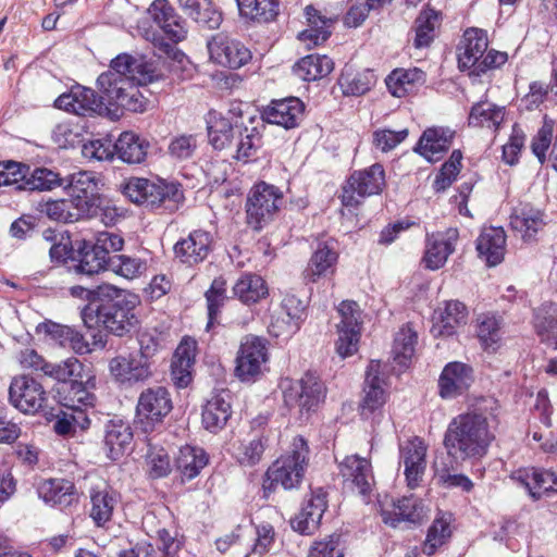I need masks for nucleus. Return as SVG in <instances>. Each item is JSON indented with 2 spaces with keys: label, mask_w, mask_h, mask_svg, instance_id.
I'll return each instance as SVG.
<instances>
[{
  "label": "nucleus",
  "mask_w": 557,
  "mask_h": 557,
  "mask_svg": "<svg viewBox=\"0 0 557 557\" xmlns=\"http://www.w3.org/2000/svg\"><path fill=\"white\" fill-rule=\"evenodd\" d=\"M158 78L154 65L144 57L121 53L111 61L110 69L99 75L97 84L108 104L131 112H143L148 100L138 86Z\"/></svg>",
  "instance_id": "nucleus-1"
},
{
  "label": "nucleus",
  "mask_w": 557,
  "mask_h": 557,
  "mask_svg": "<svg viewBox=\"0 0 557 557\" xmlns=\"http://www.w3.org/2000/svg\"><path fill=\"white\" fill-rule=\"evenodd\" d=\"M438 24V12L433 9L421 11L414 22V47L418 49L429 47L434 39V32Z\"/></svg>",
  "instance_id": "nucleus-56"
},
{
  "label": "nucleus",
  "mask_w": 557,
  "mask_h": 557,
  "mask_svg": "<svg viewBox=\"0 0 557 557\" xmlns=\"http://www.w3.org/2000/svg\"><path fill=\"white\" fill-rule=\"evenodd\" d=\"M211 62L232 70L246 65L251 60L250 50L239 40L218 33L207 41Z\"/></svg>",
  "instance_id": "nucleus-11"
},
{
  "label": "nucleus",
  "mask_w": 557,
  "mask_h": 557,
  "mask_svg": "<svg viewBox=\"0 0 557 557\" xmlns=\"http://www.w3.org/2000/svg\"><path fill=\"white\" fill-rule=\"evenodd\" d=\"M472 381L471 367L459 361L449 362L440 375V395L444 399L456 398L469 388Z\"/></svg>",
  "instance_id": "nucleus-23"
},
{
  "label": "nucleus",
  "mask_w": 557,
  "mask_h": 557,
  "mask_svg": "<svg viewBox=\"0 0 557 557\" xmlns=\"http://www.w3.org/2000/svg\"><path fill=\"white\" fill-rule=\"evenodd\" d=\"M47 400L44 386L29 375H16L9 386L10 404L23 413L39 411Z\"/></svg>",
  "instance_id": "nucleus-13"
},
{
  "label": "nucleus",
  "mask_w": 557,
  "mask_h": 557,
  "mask_svg": "<svg viewBox=\"0 0 557 557\" xmlns=\"http://www.w3.org/2000/svg\"><path fill=\"white\" fill-rule=\"evenodd\" d=\"M268 293L265 281L257 274H244L233 286L234 296L245 305L260 301Z\"/></svg>",
  "instance_id": "nucleus-51"
},
{
  "label": "nucleus",
  "mask_w": 557,
  "mask_h": 557,
  "mask_svg": "<svg viewBox=\"0 0 557 557\" xmlns=\"http://www.w3.org/2000/svg\"><path fill=\"white\" fill-rule=\"evenodd\" d=\"M468 311L466 306L457 300H450L445 304L435 317L433 332L437 335L450 336L456 330L466 324Z\"/></svg>",
  "instance_id": "nucleus-40"
},
{
  "label": "nucleus",
  "mask_w": 557,
  "mask_h": 557,
  "mask_svg": "<svg viewBox=\"0 0 557 557\" xmlns=\"http://www.w3.org/2000/svg\"><path fill=\"white\" fill-rule=\"evenodd\" d=\"M197 343L195 339L183 338L177 346L171 364L172 379L176 386L186 387L191 381Z\"/></svg>",
  "instance_id": "nucleus-30"
},
{
  "label": "nucleus",
  "mask_w": 557,
  "mask_h": 557,
  "mask_svg": "<svg viewBox=\"0 0 557 557\" xmlns=\"http://www.w3.org/2000/svg\"><path fill=\"white\" fill-rule=\"evenodd\" d=\"M385 185V172L375 163L368 169L355 171L343 186L342 203L355 208L363 198L381 193Z\"/></svg>",
  "instance_id": "nucleus-7"
},
{
  "label": "nucleus",
  "mask_w": 557,
  "mask_h": 557,
  "mask_svg": "<svg viewBox=\"0 0 557 557\" xmlns=\"http://www.w3.org/2000/svg\"><path fill=\"white\" fill-rule=\"evenodd\" d=\"M495 435L485 416L478 412L460 413L453 418L444 434L443 445L455 461L480 459L486 455Z\"/></svg>",
  "instance_id": "nucleus-3"
},
{
  "label": "nucleus",
  "mask_w": 557,
  "mask_h": 557,
  "mask_svg": "<svg viewBox=\"0 0 557 557\" xmlns=\"http://www.w3.org/2000/svg\"><path fill=\"white\" fill-rule=\"evenodd\" d=\"M305 310L306 306L301 299L286 294L281 301L280 310L272 317L270 332L276 337L296 333L304 320Z\"/></svg>",
  "instance_id": "nucleus-20"
},
{
  "label": "nucleus",
  "mask_w": 557,
  "mask_h": 557,
  "mask_svg": "<svg viewBox=\"0 0 557 557\" xmlns=\"http://www.w3.org/2000/svg\"><path fill=\"white\" fill-rule=\"evenodd\" d=\"M428 446L419 438L413 437L399 447L400 463L409 488L418 487L426 469Z\"/></svg>",
  "instance_id": "nucleus-17"
},
{
  "label": "nucleus",
  "mask_w": 557,
  "mask_h": 557,
  "mask_svg": "<svg viewBox=\"0 0 557 557\" xmlns=\"http://www.w3.org/2000/svg\"><path fill=\"white\" fill-rule=\"evenodd\" d=\"M283 395L288 407H297L301 413L309 412L323 401L325 386L315 374L308 372L298 381H286Z\"/></svg>",
  "instance_id": "nucleus-8"
},
{
  "label": "nucleus",
  "mask_w": 557,
  "mask_h": 557,
  "mask_svg": "<svg viewBox=\"0 0 557 557\" xmlns=\"http://www.w3.org/2000/svg\"><path fill=\"white\" fill-rule=\"evenodd\" d=\"M110 271L124 278L133 280L146 271V263L139 258L114 255L110 260Z\"/></svg>",
  "instance_id": "nucleus-63"
},
{
  "label": "nucleus",
  "mask_w": 557,
  "mask_h": 557,
  "mask_svg": "<svg viewBox=\"0 0 557 557\" xmlns=\"http://www.w3.org/2000/svg\"><path fill=\"white\" fill-rule=\"evenodd\" d=\"M90 420L85 410H64L55 416L53 430L58 435L72 436L77 430L85 431L89 428Z\"/></svg>",
  "instance_id": "nucleus-57"
},
{
  "label": "nucleus",
  "mask_w": 557,
  "mask_h": 557,
  "mask_svg": "<svg viewBox=\"0 0 557 557\" xmlns=\"http://www.w3.org/2000/svg\"><path fill=\"white\" fill-rule=\"evenodd\" d=\"M178 4L187 16L209 29L219 28L223 21L221 11L212 0H178Z\"/></svg>",
  "instance_id": "nucleus-39"
},
{
  "label": "nucleus",
  "mask_w": 557,
  "mask_h": 557,
  "mask_svg": "<svg viewBox=\"0 0 557 557\" xmlns=\"http://www.w3.org/2000/svg\"><path fill=\"white\" fill-rule=\"evenodd\" d=\"M309 448L304 437L293 440L286 454L276 459L267 470L263 483L264 490H271L275 484H281L285 490L297 487L308 466Z\"/></svg>",
  "instance_id": "nucleus-4"
},
{
  "label": "nucleus",
  "mask_w": 557,
  "mask_h": 557,
  "mask_svg": "<svg viewBox=\"0 0 557 557\" xmlns=\"http://www.w3.org/2000/svg\"><path fill=\"white\" fill-rule=\"evenodd\" d=\"M172 399L166 388L156 386L145 389L138 398L136 413L144 432L162 422L172 410Z\"/></svg>",
  "instance_id": "nucleus-10"
},
{
  "label": "nucleus",
  "mask_w": 557,
  "mask_h": 557,
  "mask_svg": "<svg viewBox=\"0 0 557 557\" xmlns=\"http://www.w3.org/2000/svg\"><path fill=\"white\" fill-rule=\"evenodd\" d=\"M418 343V334L411 324L403 325L395 335L392 348L394 361L401 368L408 367L411 361L416 345Z\"/></svg>",
  "instance_id": "nucleus-53"
},
{
  "label": "nucleus",
  "mask_w": 557,
  "mask_h": 557,
  "mask_svg": "<svg viewBox=\"0 0 557 557\" xmlns=\"http://www.w3.org/2000/svg\"><path fill=\"white\" fill-rule=\"evenodd\" d=\"M236 158L244 162L253 158L262 145V137L257 127H239L236 133Z\"/></svg>",
  "instance_id": "nucleus-60"
},
{
  "label": "nucleus",
  "mask_w": 557,
  "mask_h": 557,
  "mask_svg": "<svg viewBox=\"0 0 557 557\" xmlns=\"http://www.w3.org/2000/svg\"><path fill=\"white\" fill-rule=\"evenodd\" d=\"M454 132L444 127H432L423 132L416 151L430 162L438 161L451 145Z\"/></svg>",
  "instance_id": "nucleus-31"
},
{
  "label": "nucleus",
  "mask_w": 557,
  "mask_h": 557,
  "mask_svg": "<svg viewBox=\"0 0 557 557\" xmlns=\"http://www.w3.org/2000/svg\"><path fill=\"white\" fill-rule=\"evenodd\" d=\"M505 119V107L496 106L488 101L478 102L472 106L468 122L470 126L486 127L496 131Z\"/></svg>",
  "instance_id": "nucleus-49"
},
{
  "label": "nucleus",
  "mask_w": 557,
  "mask_h": 557,
  "mask_svg": "<svg viewBox=\"0 0 557 557\" xmlns=\"http://www.w3.org/2000/svg\"><path fill=\"white\" fill-rule=\"evenodd\" d=\"M149 143L133 132H124L114 144L119 158L126 163H140L146 159Z\"/></svg>",
  "instance_id": "nucleus-46"
},
{
  "label": "nucleus",
  "mask_w": 557,
  "mask_h": 557,
  "mask_svg": "<svg viewBox=\"0 0 557 557\" xmlns=\"http://www.w3.org/2000/svg\"><path fill=\"white\" fill-rule=\"evenodd\" d=\"M207 453L196 446H183L180 448L175 458L176 470L182 475V480H193L208 465Z\"/></svg>",
  "instance_id": "nucleus-43"
},
{
  "label": "nucleus",
  "mask_w": 557,
  "mask_h": 557,
  "mask_svg": "<svg viewBox=\"0 0 557 557\" xmlns=\"http://www.w3.org/2000/svg\"><path fill=\"white\" fill-rule=\"evenodd\" d=\"M381 516L383 522L392 527L401 521L417 523L423 517V508L414 498L404 497L394 504L393 511L383 509Z\"/></svg>",
  "instance_id": "nucleus-50"
},
{
  "label": "nucleus",
  "mask_w": 557,
  "mask_h": 557,
  "mask_svg": "<svg viewBox=\"0 0 557 557\" xmlns=\"http://www.w3.org/2000/svg\"><path fill=\"white\" fill-rule=\"evenodd\" d=\"M305 14L307 28L298 34V39L310 49L326 41L331 36L333 21L321 15L312 5L306 7Z\"/></svg>",
  "instance_id": "nucleus-36"
},
{
  "label": "nucleus",
  "mask_w": 557,
  "mask_h": 557,
  "mask_svg": "<svg viewBox=\"0 0 557 557\" xmlns=\"http://www.w3.org/2000/svg\"><path fill=\"white\" fill-rule=\"evenodd\" d=\"M544 212L530 203H520L510 216V225L523 240H532L545 226Z\"/></svg>",
  "instance_id": "nucleus-28"
},
{
  "label": "nucleus",
  "mask_w": 557,
  "mask_h": 557,
  "mask_svg": "<svg viewBox=\"0 0 557 557\" xmlns=\"http://www.w3.org/2000/svg\"><path fill=\"white\" fill-rule=\"evenodd\" d=\"M106 97H99L92 89L85 87H76L69 94L59 96L54 106L77 115L87 114H104L110 113L111 109L104 103Z\"/></svg>",
  "instance_id": "nucleus-15"
},
{
  "label": "nucleus",
  "mask_w": 557,
  "mask_h": 557,
  "mask_svg": "<svg viewBox=\"0 0 557 557\" xmlns=\"http://www.w3.org/2000/svg\"><path fill=\"white\" fill-rule=\"evenodd\" d=\"M265 442L263 435H258L249 441H243L234 447V456L243 467L257 465L264 453Z\"/></svg>",
  "instance_id": "nucleus-61"
},
{
  "label": "nucleus",
  "mask_w": 557,
  "mask_h": 557,
  "mask_svg": "<svg viewBox=\"0 0 557 557\" xmlns=\"http://www.w3.org/2000/svg\"><path fill=\"white\" fill-rule=\"evenodd\" d=\"M109 370L119 383L135 384L152 375V361H147L141 355L129 352L112 358Z\"/></svg>",
  "instance_id": "nucleus-16"
},
{
  "label": "nucleus",
  "mask_w": 557,
  "mask_h": 557,
  "mask_svg": "<svg viewBox=\"0 0 557 557\" xmlns=\"http://www.w3.org/2000/svg\"><path fill=\"white\" fill-rule=\"evenodd\" d=\"M458 239V231L449 228L445 233H436L428 236L423 263L429 270H438L454 252Z\"/></svg>",
  "instance_id": "nucleus-24"
},
{
  "label": "nucleus",
  "mask_w": 557,
  "mask_h": 557,
  "mask_svg": "<svg viewBox=\"0 0 557 557\" xmlns=\"http://www.w3.org/2000/svg\"><path fill=\"white\" fill-rule=\"evenodd\" d=\"M148 13L173 41H181L186 38L185 21L175 12L168 0H154L148 8Z\"/></svg>",
  "instance_id": "nucleus-27"
},
{
  "label": "nucleus",
  "mask_w": 557,
  "mask_h": 557,
  "mask_svg": "<svg viewBox=\"0 0 557 557\" xmlns=\"http://www.w3.org/2000/svg\"><path fill=\"white\" fill-rule=\"evenodd\" d=\"M136 297L110 284L98 286V300L88 304L82 311L85 325L101 326L108 332L123 336L138 323L134 312Z\"/></svg>",
  "instance_id": "nucleus-2"
},
{
  "label": "nucleus",
  "mask_w": 557,
  "mask_h": 557,
  "mask_svg": "<svg viewBox=\"0 0 557 557\" xmlns=\"http://www.w3.org/2000/svg\"><path fill=\"white\" fill-rule=\"evenodd\" d=\"M476 250L488 265L499 264L506 250L505 231L502 227H484L476 239Z\"/></svg>",
  "instance_id": "nucleus-32"
},
{
  "label": "nucleus",
  "mask_w": 557,
  "mask_h": 557,
  "mask_svg": "<svg viewBox=\"0 0 557 557\" xmlns=\"http://www.w3.org/2000/svg\"><path fill=\"white\" fill-rule=\"evenodd\" d=\"M37 494L47 505L67 508L77 503L76 488L73 482L65 479H49L37 486Z\"/></svg>",
  "instance_id": "nucleus-29"
},
{
  "label": "nucleus",
  "mask_w": 557,
  "mask_h": 557,
  "mask_svg": "<svg viewBox=\"0 0 557 557\" xmlns=\"http://www.w3.org/2000/svg\"><path fill=\"white\" fill-rule=\"evenodd\" d=\"M211 246V234L197 230L174 245L175 258L187 265H195L208 257Z\"/></svg>",
  "instance_id": "nucleus-25"
},
{
  "label": "nucleus",
  "mask_w": 557,
  "mask_h": 557,
  "mask_svg": "<svg viewBox=\"0 0 557 557\" xmlns=\"http://www.w3.org/2000/svg\"><path fill=\"white\" fill-rule=\"evenodd\" d=\"M84 364L75 357H70L58 363H48L45 375L63 384H70L74 380L84 379Z\"/></svg>",
  "instance_id": "nucleus-59"
},
{
  "label": "nucleus",
  "mask_w": 557,
  "mask_h": 557,
  "mask_svg": "<svg viewBox=\"0 0 557 557\" xmlns=\"http://www.w3.org/2000/svg\"><path fill=\"white\" fill-rule=\"evenodd\" d=\"M338 470L344 482L350 484L362 496L372 492L375 480L369 459L359 455L346 456L339 461Z\"/></svg>",
  "instance_id": "nucleus-18"
},
{
  "label": "nucleus",
  "mask_w": 557,
  "mask_h": 557,
  "mask_svg": "<svg viewBox=\"0 0 557 557\" xmlns=\"http://www.w3.org/2000/svg\"><path fill=\"white\" fill-rule=\"evenodd\" d=\"M226 281L223 277H216L212 281L210 288L206 292L208 307L207 330L214 324L221 307L226 300Z\"/></svg>",
  "instance_id": "nucleus-62"
},
{
  "label": "nucleus",
  "mask_w": 557,
  "mask_h": 557,
  "mask_svg": "<svg viewBox=\"0 0 557 557\" xmlns=\"http://www.w3.org/2000/svg\"><path fill=\"white\" fill-rule=\"evenodd\" d=\"M240 17L257 22L269 23L280 13L278 0H234Z\"/></svg>",
  "instance_id": "nucleus-44"
},
{
  "label": "nucleus",
  "mask_w": 557,
  "mask_h": 557,
  "mask_svg": "<svg viewBox=\"0 0 557 557\" xmlns=\"http://www.w3.org/2000/svg\"><path fill=\"white\" fill-rule=\"evenodd\" d=\"M232 414L231 404L221 395L207 401L202 409V424L206 430L216 433L222 430Z\"/></svg>",
  "instance_id": "nucleus-47"
},
{
  "label": "nucleus",
  "mask_w": 557,
  "mask_h": 557,
  "mask_svg": "<svg viewBox=\"0 0 557 557\" xmlns=\"http://www.w3.org/2000/svg\"><path fill=\"white\" fill-rule=\"evenodd\" d=\"M338 253L333 242L320 243L306 268L304 275L308 282H315L320 276L333 272Z\"/></svg>",
  "instance_id": "nucleus-37"
},
{
  "label": "nucleus",
  "mask_w": 557,
  "mask_h": 557,
  "mask_svg": "<svg viewBox=\"0 0 557 557\" xmlns=\"http://www.w3.org/2000/svg\"><path fill=\"white\" fill-rule=\"evenodd\" d=\"M90 509L89 517L97 527H104L111 521L114 509L117 505L115 493L107 488L92 487L89 491Z\"/></svg>",
  "instance_id": "nucleus-42"
},
{
  "label": "nucleus",
  "mask_w": 557,
  "mask_h": 557,
  "mask_svg": "<svg viewBox=\"0 0 557 557\" xmlns=\"http://www.w3.org/2000/svg\"><path fill=\"white\" fill-rule=\"evenodd\" d=\"M123 194L132 202L150 208H158L162 205L172 208L183 199V194L177 185L141 177H131L123 187Z\"/></svg>",
  "instance_id": "nucleus-5"
},
{
  "label": "nucleus",
  "mask_w": 557,
  "mask_h": 557,
  "mask_svg": "<svg viewBox=\"0 0 557 557\" xmlns=\"http://www.w3.org/2000/svg\"><path fill=\"white\" fill-rule=\"evenodd\" d=\"M382 374V363L377 360H371L366 371L364 395L360 404V414L364 419H369L386 401L385 381Z\"/></svg>",
  "instance_id": "nucleus-19"
},
{
  "label": "nucleus",
  "mask_w": 557,
  "mask_h": 557,
  "mask_svg": "<svg viewBox=\"0 0 557 557\" xmlns=\"http://www.w3.org/2000/svg\"><path fill=\"white\" fill-rule=\"evenodd\" d=\"M374 84L375 76L370 70L354 71L346 67L338 79L343 94L355 97L364 95Z\"/></svg>",
  "instance_id": "nucleus-52"
},
{
  "label": "nucleus",
  "mask_w": 557,
  "mask_h": 557,
  "mask_svg": "<svg viewBox=\"0 0 557 557\" xmlns=\"http://www.w3.org/2000/svg\"><path fill=\"white\" fill-rule=\"evenodd\" d=\"M512 478L518 480L534 499H539L545 493H557V472L542 469L520 470Z\"/></svg>",
  "instance_id": "nucleus-35"
},
{
  "label": "nucleus",
  "mask_w": 557,
  "mask_h": 557,
  "mask_svg": "<svg viewBox=\"0 0 557 557\" xmlns=\"http://www.w3.org/2000/svg\"><path fill=\"white\" fill-rule=\"evenodd\" d=\"M534 325L541 339L557 349V306L540 308L535 313Z\"/></svg>",
  "instance_id": "nucleus-55"
},
{
  "label": "nucleus",
  "mask_w": 557,
  "mask_h": 557,
  "mask_svg": "<svg viewBox=\"0 0 557 557\" xmlns=\"http://www.w3.org/2000/svg\"><path fill=\"white\" fill-rule=\"evenodd\" d=\"M268 359L265 339L248 335L243 339L237 352L235 375L242 382L255 381L263 373Z\"/></svg>",
  "instance_id": "nucleus-9"
},
{
  "label": "nucleus",
  "mask_w": 557,
  "mask_h": 557,
  "mask_svg": "<svg viewBox=\"0 0 557 557\" xmlns=\"http://www.w3.org/2000/svg\"><path fill=\"white\" fill-rule=\"evenodd\" d=\"M39 211L50 220L62 223H72L87 216L71 198L41 202L39 203Z\"/></svg>",
  "instance_id": "nucleus-54"
},
{
  "label": "nucleus",
  "mask_w": 557,
  "mask_h": 557,
  "mask_svg": "<svg viewBox=\"0 0 557 557\" xmlns=\"http://www.w3.org/2000/svg\"><path fill=\"white\" fill-rule=\"evenodd\" d=\"M424 82V72L417 67L396 69L385 79L388 91L397 98L407 96Z\"/></svg>",
  "instance_id": "nucleus-41"
},
{
  "label": "nucleus",
  "mask_w": 557,
  "mask_h": 557,
  "mask_svg": "<svg viewBox=\"0 0 557 557\" xmlns=\"http://www.w3.org/2000/svg\"><path fill=\"white\" fill-rule=\"evenodd\" d=\"M487 35L484 30L479 28L467 29L458 47L459 67H474V72H476L487 50Z\"/></svg>",
  "instance_id": "nucleus-26"
},
{
  "label": "nucleus",
  "mask_w": 557,
  "mask_h": 557,
  "mask_svg": "<svg viewBox=\"0 0 557 557\" xmlns=\"http://www.w3.org/2000/svg\"><path fill=\"white\" fill-rule=\"evenodd\" d=\"M282 200L283 193L278 187L264 182L256 184L246 201L248 224L255 230H261L277 213Z\"/></svg>",
  "instance_id": "nucleus-6"
},
{
  "label": "nucleus",
  "mask_w": 557,
  "mask_h": 557,
  "mask_svg": "<svg viewBox=\"0 0 557 557\" xmlns=\"http://www.w3.org/2000/svg\"><path fill=\"white\" fill-rule=\"evenodd\" d=\"M450 534L449 518L444 516L436 518L428 531L423 553L429 556L433 555L436 548L450 537Z\"/></svg>",
  "instance_id": "nucleus-64"
},
{
  "label": "nucleus",
  "mask_w": 557,
  "mask_h": 557,
  "mask_svg": "<svg viewBox=\"0 0 557 557\" xmlns=\"http://www.w3.org/2000/svg\"><path fill=\"white\" fill-rule=\"evenodd\" d=\"M132 441L133 432L128 423L112 420L106 425L104 446L110 459H120L129 449Z\"/></svg>",
  "instance_id": "nucleus-38"
},
{
  "label": "nucleus",
  "mask_w": 557,
  "mask_h": 557,
  "mask_svg": "<svg viewBox=\"0 0 557 557\" xmlns=\"http://www.w3.org/2000/svg\"><path fill=\"white\" fill-rule=\"evenodd\" d=\"M64 188L87 216H94L99 208V180L92 172L81 171L64 178Z\"/></svg>",
  "instance_id": "nucleus-12"
},
{
  "label": "nucleus",
  "mask_w": 557,
  "mask_h": 557,
  "mask_svg": "<svg viewBox=\"0 0 557 557\" xmlns=\"http://www.w3.org/2000/svg\"><path fill=\"white\" fill-rule=\"evenodd\" d=\"M305 106L296 97L272 100L267 106L261 117L269 124L281 126L285 129L297 127L304 117Z\"/></svg>",
  "instance_id": "nucleus-22"
},
{
  "label": "nucleus",
  "mask_w": 557,
  "mask_h": 557,
  "mask_svg": "<svg viewBox=\"0 0 557 557\" xmlns=\"http://www.w3.org/2000/svg\"><path fill=\"white\" fill-rule=\"evenodd\" d=\"M54 398L64 408L73 411L94 407L96 397L84 385L83 380H74L55 389Z\"/></svg>",
  "instance_id": "nucleus-33"
},
{
  "label": "nucleus",
  "mask_w": 557,
  "mask_h": 557,
  "mask_svg": "<svg viewBox=\"0 0 557 557\" xmlns=\"http://www.w3.org/2000/svg\"><path fill=\"white\" fill-rule=\"evenodd\" d=\"M242 111L239 104L234 106L226 113L210 110L206 116L207 131L210 144L216 150L228 147L242 126L239 124Z\"/></svg>",
  "instance_id": "nucleus-14"
},
{
  "label": "nucleus",
  "mask_w": 557,
  "mask_h": 557,
  "mask_svg": "<svg viewBox=\"0 0 557 557\" xmlns=\"http://www.w3.org/2000/svg\"><path fill=\"white\" fill-rule=\"evenodd\" d=\"M23 178L17 184L20 190H52L64 185V178L59 173L47 169L36 168L29 172V168L24 164Z\"/></svg>",
  "instance_id": "nucleus-45"
},
{
  "label": "nucleus",
  "mask_w": 557,
  "mask_h": 557,
  "mask_svg": "<svg viewBox=\"0 0 557 557\" xmlns=\"http://www.w3.org/2000/svg\"><path fill=\"white\" fill-rule=\"evenodd\" d=\"M326 509V493L322 490L313 491L304 502L298 513L290 520L292 528L304 535L313 534L319 529Z\"/></svg>",
  "instance_id": "nucleus-21"
},
{
  "label": "nucleus",
  "mask_w": 557,
  "mask_h": 557,
  "mask_svg": "<svg viewBox=\"0 0 557 557\" xmlns=\"http://www.w3.org/2000/svg\"><path fill=\"white\" fill-rule=\"evenodd\" d=\"M334 69V62L325 54H310L294 65V73L302 81L311 82L327 76Z\"/></svg>",
  "instance_id": "nucleus-48"
},
{
  "label": "nucleus",
  "mask_w": 557,
  "mask_h": 557,
  "mask_svg": "<svg viewBox=\"0 0 557 557\" xmlns=\"http://www.w3.org/2000/svg\"><path fill=\"white\" fill-rule=\"evenodd\" d=\"M112 256H107L95 244L87 248L82 249L81 259L75 267L78 273L92 275L100 271H110V260Z\"/></svg>",
  "instance_id": "nucleus-58"
},
{
  "label": "nucleus",
  "mask_w": 557,
  "mask_h": 557,
  "mask_svg": "<svg viewBox=\"0 0 557 557\" xmlns=\"http://www.w3.org/2000/svg\"><path fill=\"white\" fill-rule=\"evenodd\" d=\"M504 326V319L497 313L486 312L478 315L476 334L484 350L494 352L500 347Z\"/></svg>",
  "instance_id": "nucleus-34"
}]
</instances>
